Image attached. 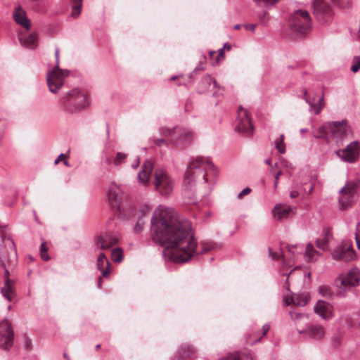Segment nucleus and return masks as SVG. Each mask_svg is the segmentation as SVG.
Listing matches in <instances>:
<instances>
[{
    "label": "nucleus",
    "mask_w": 360,
    "mask_h": 360,
    "mask_svg": "<svg viewBox=\"0 0 360 360\" xmlns=\"http://www.w3.org/2000/svg\"><path fill=\"white\" fill-rule=\"evenodd\" d=\"M250 192L251 189L250 188H245L241 192L239 193L238 198L242 199L245 195H248Z\"/></svg>",
    "instance_id": "nucleus-45"
},
{
    "label": "nucleus",
    "mask_w": 360,
    "mask_h": 360,
    "mask_svg": "<svg viewBox=\"0 0 360 360\" xmlns=\"http://www.w3.org/2000/svg\"><path fill=\"white\" fill-rule=\"evenodd\" d=\"M68 159V156L65 154H60L55 160L54 164L58 165L63 160Z\"/></svg>",
    "instance_id": "nucleus-49"
},
{
    "label": "nucleus",
    "mask_w": 360,
    "mask_h": 360,
    "mask_svg": "<svg viewBox=\"0 0 360 360\" xmlns=\"http://www.w3.org/2000/svg\"><path fill=\"white\" fill-rule=\"evenodd\" d=\"M13 18L15 21L25 27L27 30L30 28V22L26 16V13L20 8H18L17 11L13 13Z\"/></svg>",
    "instance_id": "nucleus-26"
},
{
    "label": "nucleus",
    "mask_w": 360,
    "mask_h": 360,
    "mask_svg": "<svg viewBox=\"0 0 360 360\" xmlns=\"http://www.w3.org/2000/svg\"><path fill=\"white\" fill-rule=\"evenodd\" d=\"M295 249H296V247H292L291 248H288L287 252L282 254L281 257L283 259V266L288 268L293 265L295 257Z\"/></svg>",
    "instance_id": "nucleus-28"
},
{
    "label": "nucleus",
    "mask_w": 360,
    "mask_h": 360,
    "mask_svg": "<svg viewBox=\"0 0 360 360\" xmlns=\"http://www.w3.org/2000/svg\"><path fill=\"white\" fill-rule=\"evenodd\" d=\"M6 226H0V238L3 243H5V246L9 249L8 260L1 258V262L2 266L5 269V285L1 289V292L8 301H12L13 296L14 294V282L8 278V270L6 269V264L8 266H14L17 262V254L14 248V242L11 239L10 235L7 233Z\"/></svg>",
    "instance_id": "nucleus-2"
},
{
    "label": "nucleus",
    "mask_w": 360,
    "mask_h": 360,
    "mask_svg": "<svg viewBox=\"0 0 360 360\" xmlns=\"http://www.w3.org/2000/svg\"><path fill=\"white\" fill-rule=\"evenodd\" d=\"M14 331L11 323L8 319L0 321V348L10 349L13 345Z\"/></svg>",
    "instance_id": "nucleus-12"
},
{
    "label": "nucleus",
    "mask_w": 360,
    "mask_h": 360,
    "mask_svg": "<svg viewBox=\"0 0 360 360\" xmlns=\"http://www.w3.org/2000/svg\"><path fill=\"white\" fill-rule=\"evenodd\" d=\"M56 65L53 70L47 74V84L49 90H57L63 86L65 78L69 75V71L59 68V49L55 50Z\"/></svg>",
    "instance_id": "nucleus-9"
},
{
    "label": "nucleus",
    "mask_w": 360,
    "mask_h": 360,
    "mask_svg": "<svg viewBox=\"0 0 360 360\" xmlns=\"http://www.w3.org/2000/svg\"><path fill=\"white\" fill-rule=\"evenodd\" d=\"M319 292L325 297H330L332 293L330 292V289L327 286H321L319 288Z\"/></svg>",
    "instance_id": "nucleus-40"
},
{
    "label": "nucleus",
    "mask_w": 360,
    "mask_h": 360,
    "mask_svg": "<svg viewBox=\"0 0 360 360\" xmlns=\"http://www.w3.org/2000/svg\"><path fill=\"white\" fill-rule=\"evenodd\" d=\"M19 40L22 45L33 49L37 46V35L35 33H32L27 36L20 37Z\"/></svg>",
    "instance_id": "nucleus-29"
},
{
    "label": "nucleus",
    "mask_w": 360,
    "mask_h": 360,
    "mask_svg": "<svg viewBox=\"0 0 360 360\" xmlns=\"http://www.w3.org/2000/svg\"><path fill=\"white\" fill-rule=\"evenodd\" d=\"M63 162L64 163V165L67 167H70V165L68 163V159H65V160H63Z\"/></svg>",
    "instance_id": "nucleus-64"
},
{
    "label": "nucleus",
    "mask_w": 360,
    "mask_h": 360,
    "mask_svg": "<svg viewBox=\"0 0 360 360\" xmlns=\"http://www.w3.org/2000/svg\"><path fill=\"white\" fill-rule=\"evenodd\" d=\"M150 211V207L148 205H142L139 210V212L141 213V217L143 218L149 214Z\"/></svg>",
    "instance_id": "nucleus-41"
},
{
    "label": "nucleus",
    "mask_w": 360,
    "mask_h": 360,
    "mask_svg": "<svg viewBox=\"0 0 360 360\" xmlns=\"http://www.w3.org/2000/svg\"><path fill=\"white\" fill-rule=\"evenodd\" d=\"M355 252L351 245L338 247L333 253V258L336 260L348 262L354 259Z\"/></svg>",
    "instance_id": "nucleus-19"
},
{
    "label": "nucleus",
    "mask_w": 360,
    "mask_h": 360,
    "mask_svg": "<svg viewBox=\"0 0 360 360\" xmlns=\"http://www.w3.org/2000/svg\"><path fill=\"white\" fill-rule=\"evenodd\" d=\"M61 102L64 108L70 112L84 109L89 104L87 91L65 92Z\"/></svg>",
    "instance_id": "nucleus-6"
},
{
    "label": "nucleus",
    "mask_w": 360,
    "mask_h": 360,
    "mask_svg": "<svg viewBox=\"0 0 360 360\" xmlns=\"http://www.w3.org/2000/svg\"><path fill=\"white\" fill-rule=\"evenodd\" d=\"M127 155L121 152H118L116 153L115 158L113 160V164L115 166H120L122 163L125 162L127 159Z\"/></svg>",
    "instance_id": "nucleus-35"
},
{
    "label": "nucleus",
    "mask_w": 360,
    "mask_h": 360,
    "mask_svg": "<svg viewBox=\"0 0 360 360\" xmlns=\"http://www.w3.org/2000/svg\"><path fill=\"white\" fill-rule=\"evenodd\" d=\"M153 184L155 190L163 195L169 194L174 187V180L162 168L155 170Z\"/></svg>",
    "instance_id": "nucleus-10"
},
{
    "label": "nucleus",
    "mask_w": 360,
    "mask_h": 360,
    "mask_svg": "<svg viewBox=\"0 0 360 360\" xmlns=\"http://www.w3.org/2000/svg\"><path fill=\"white\" fill-rule=\"evenodd\" d=\"M218 54H219V56H224V49H220L219 50V53Z\"/></svg>",
    "instance_id": "nucleus-62"
},
{
    "label": "nucleus",
    "mask_w": 360,
    "mask_h": 360,
    "mask_svg": "<svg viewBox=\"0 0 360 360\" xmlns=\"http://www.w3.org/2000/svg\"><path fill=\"white\" fill-rule=\"evenodd\" d=\"M152 171L153 162L150 160H146L144 162L138 174L139 181L143 185H147L150 181Z\"/></svg>",
    "instance_id": "nucleus-22"
},
{
    "label": "nucleus",
    "mask_w": 360,
    "mask_h": 360,
    "mask_svg": "<svg viewBox=\"0 0 360 360\" xmlns=\"http://www.w3.org/2000/svg\"><path fill=\"white\" fill-rule=\"evenodd\" d=\"M332 343L333 347H338L340 344V338L339 337L334 338L332 340Z\"/></svg>",
    "instance_id": "nucleus-50"
},
{
    "label": "nucleus",
    "mask_w": 360,
    "mask_h": 360,
    "mask_svg": "<svg viewBox=\"0 0 360 360\" xmlns=\"http://www.w3.org/2000/svg\"><path fill=\"white\" fill-rule=\"evenodd\" d=\"M331 234L329 231L326 232L325 235L316 240V247L319 248L320 250H322L323 251L328 250V243L329 241V238L330 237Z\"/></svg>",
    "instance_id": "nucleus-30"
},
{
    "label": "nucleus",
    "mask_w": 360,
    "mask_h": 360,
    "mask_svg": "<svg viewBox=\"0 0 360 360\" xmlns=\"http://www.w3.org/2000/svg\"><path fill=\"white\" fill-rule=\"evenodd\" d=\"M195 349L190 345H184L179 351V357L176 360H186L195 356Z\"/></svg>",
    "instance_id": "nucleus-27"
},
{
    "label": "nucleus",
    "mask_w": 360,
    "mask_h": 360,
    "mask_svg": "<svg viewBox=\"0 0 360 360\" xmlns=\"http://www.w3.org/2000/svg\"><path fill=\"white\" fill-rule=\"evenodd\" d=\"M304 98L316 114L324 107L323 91H304Z\"/></svg>",
    "instance_id": "nucleus-17"
},
{
    "label": "nucleus",
    "mask_w": 360,
    "mask_h": 360,
    "mask_svg": "<svg viewBox=\"0 0 360 360\" xmlns=\"http://www.w3.org/2000/svg\"><path fill=\"white\" fill-rule=\"evenodd\" d=\"M162 139L155 140L156 146H160L164 143L167 145H174L176 146H184L186 143H189L193 140V134L185 129L181 127H175L173 129H163L162 131Z\"/></svg>",
    "instance_id": "nucleus-5"
},
{
    "label": "nucleus",
    "mask_w": 360,
    "mask_h": 360,
    "mask_svg": "<svg viewBox=\"0 0 360 360\" xmlns=\"http://www.w3.org/2000/svg\"><path fill=\"white\" fill-rule=\"evenodd\" d=\"M269 255L274 260H278L280 257L277 253L272 252L271 249L269 250Z\"/></svg>",
    "instance_id": "nucleus-52"
},
{
    "label": "nucleus",
    "mask_w": 360,
    "mask_h": 360,
    "mask_svg": "<svg viewBox=\"0 0 360 360\" xmlns=\"http://www.w3.org/2000/svg\"><path fill=\"white\" fill-rule=\"evenodd\" d=\"M269 330V326L268 325H264L263 326L262 329V337L264 336L267 333Z\"/></svg>",
    "instance_id": "nucleus-55"
},
{
    "label": "nucleus",
    "mask_w": 360,
    "mask_h": 360,
    "mask_svg": "<svg viewBox=\"0 0 360 360\" xmlns=\"http://www.w3.org/2000/svg\"><path fill=\"white\" fill-rule=\"evenodd\" d=\"M72 1L73 3V6H72L71 15L75 18L78 17L81 13L82 6V0H72Z\"/></svg>",
    "instance_id": "nucleus-31"
},
{
    "label": "nucleus",
    "mask_w": 360,
    "mask_h": 360,
    "mask_svg": "<svg viewBox=\"0 0 360 360\" xmlns=\"http://www.w3.org/2000/svg\"><path fill=\"white\" fill-rule=\"evenodd\" d=\"M352 65L351 66V70L353 72H356L360 69V57L354 56L352 59Z\"/></svg>",
    "instance_id": "nucleus-37"
},
{
    "label": "nucleus",
    "mask_w": 360,
    "mask_h": 360,
    "mask_svg": "<svg viewBox=\"0 0 360 360\" xmlns=\"http://www.w3.org/2000/svg\"><path fill=\"white\" fill-rule=\"evenodd\" d=\"M151 231L153 241L165 247L163 254L171 261L185 262L197 253L191 224L179 221L172 208L160 206L155 210Z\"/></svg>",
    "instance_id": "nucleus-1"
},
{
    "label": "nucleus",
    "mask_w": 360,
    "mask_h": 360,
    "mask_svg": "<svg viewBox=\"0 0 360 360\" xmlns=\"http://www.w3.org/2000/svg\"><path fill=\"white\" fill-rule=\"evenodd\" d=\"M360 153V143L351 142L345 148L336 151V155L342 160L349 162H355Z\"/></svg>",
    "instance_id": "nucleus-15"
},
{
    "label": "nucleus",
    "mask_w": 360,
    "mask_h": 360,
    "mask_svg": "<svg viewBox=\"0 0 360 360\" xmlns=\"http://www.w3.org/2000/svg\"><path fill=\"white\" fill-rule=\"evenodd\" d=\"M145 222H146V221L143 217H139L136 224L134 227L135 232H136V233L141 232L143 230V227L145 224Z\"/></svg>",
    "instance_id": "nucleus-38"
},
{
    "label": "nucleus",
    "mask_w": 360,
    "mask_h": 360,
    "mask_svg": "<svg viewBox=\"0 0 360 360\" xmlns=\"http://www.w3.org/2000/svg\"><path fill=\"white\" fill-rule=\"evenodd\" d=\"M282 174V171L281 170H279L276 174H275V182H274V186L275 188L277 186V184H278V179H279V176Z\"/></svg>",
    "instance_id": "nucleus-51"
},
{
    "label": "nucleus",
    "mask_w": 360,
    "mask_h": 360,
    "mask_svg": "<svg viewBox=\"0 0 360 360\" xmlns=\"http://www.w3.org/2000/svg\"><path fill=\"white\" fill-rule=\"evenodd\" d=\"M292 212V207L285 204L276 205L273 210L274 217L277 220L287 219Z\"/></svg>",
    "instance_id": "nucleus-24"
},
{
    "label": "nucleus",
    "mask_w": 360,
    "mask_h": 360,
    "mask_svg": "<svg viewBox=\"0 0 360 360\" xmlns=\"http://www.w3.org/2000/svg\"><path fill=\"white\" fill-rule=\"evenodd\" d=\"M119 238L117 233L106 231L96 237L95 245L98 250H106L117 245Z\"/></svg>",
    "instance_id": "nucleus-14"
},
{
    "label": "nucleus",
    "mask_w": 360,
    "mask_h": 360,
    "mask_svg": "<svg viewBox=\"0 0 360 360\" xmlns=\"http://www.w3.org/2000/svg\"><path fill=\"white\" fill-rule=\"evenodd\" d=\"M284 135L281 134L274 141L275 147L280 153H284L285 152V144L284 143Z\"/></svg>",
    "instance_id": "nucleus-32"
},
{
    "label": "nucleus",
    "mask_w": 360,
    "mask_h": 360,
    "mask_svg": "<svg viewBox=\"0 0 360 360\" xmlns=\"http://www.w3.org/2000/svg\"><path fill=\"white\" fill-rule=\"evenodd\" d=\"M5 122L2 120H0V136L3 134L4 129H5Z\"/></svg>",
    "instance_id": "nucleus-53"
},
{
    "label": "nucleus",
    "mask_w": 360,
    "mask_h": 360,
    "mask_svg": "<svg viewBox=\"0 0 360 360\" xmlns=\"http://www.w3.org/2000/svg\"><path fill=\"white\" fill-rule=\"evenodd\" d=\"M300 334L306 333L307 335L314 340H321L326 334V328L320 324H311L304 331H299Z\"/></svg>",
    "instance_id": "nucleus-21"
},
{
    "label": "nucleus",
    "mask_w": 360,
    "mask_h": 360,
    "mask_svg": "<svg viewBox=\"0 0 360 360\" xmlns=\"http://www.w3.org/2000/svg\"><path fill=\"white\" fill-rule=\"evenodd\" d=\"M240 358V360H254V358L251 354L243 355L242 357Z\"/></svg>",
    "instance_id": "nucleus-54"
},
{
    "label": "nucleus",
    "mask_w": 360,
    "mask_h": 360,
    "mask_svg": "<svg viewBox=\"0 0 360 360\" xmlns=\"http://www.w3.org/2000/svg\"><path fill=\"white\" fill-rule=\"evenodd\" d=\"M314 14L318 20L325 22L330 16V6L324 0H314Z\"/></svg>",
    "instance_id": "nucleus-18"
},
{
    "label": "nucleus",
    "mask_w": 360,
    "mask_h": 360,
    "mask_svg": "<svg viewBox=\"0 0 360 360\" xmlns=\"http://www.w3.org/2000/svg\"><path fill=\"white\" fill-rule=\"evenodd\" d=\"M221 360H240V358L238 354H229Z\"/></svg>",
    "instance_id": "nucleus-44"
},
{
    "label": "nucleus",
    "mask_w": 360,
    "mask_h": 360,
    "mask_svg": "<svg viewBox=\"0 0 360 360\" xmlns=\"http://www.w3.org/2000/svg\"><path fill=\"white\" fill-rule=\"evenodd\" d=\"M97 269L101 272L103 277H107L110 273V263L104 253H100L96 262Z\"/></svg>",
    "instance_id": "nucleus-25"
},
{
    "label": "nucleus",
    "mask_w": 360,
    "mask_h": 360,
    "mask_svg": "<svg viewBox=\"0 0 360 360\" xmlns=\"http://www.w3.org/2000/svg\"><path fill=\"white\" fill-rule=\"evenodd\" d=\"M123 193L118 187L111 188L109 191L108 198L111 207L124 217L131 216L132 207L127 200L123 199Z\"/></svg>",
    "instance_id": "nucleus-8"
},
{
    "label": "nucleus",
    "mask_w": 360,
    "mask_h": 360,
    "mask_svg": "<svg viewBox=\"0 0 360 360\" xmlns=\"http://www.w3.org/2000/svg\"><path fill=\"white\" fill-rule=\"evenodd\" d=\"M360 280V271L357 269H353L347 274H341L335 281L336 286L340 290H345L350 287L358 285Z\"/></svg>",
    "instance_id": "nucleus-13"
},
{
    "label": "nucleus",
    "mask_w": 360,
    "mask_h": 360,
    "mask_svg": "<svg viewBox=\"0 0 360 360\" xmlns=\"http://www.w3.org/2000/svg\"><path fill=\"white\" fill-rule=\"evenodd\" d=\"M139 160L137 159V160H135L134 164L132 165V167L134 168H136L139 166Z\"/></svg>",
    "instance_id": "nucleus-60"
},
{
    "label": "nucleus",
    "mask_w": 360,
    "mask_h": 360,
    "mask_svg": "<svg viewBox=\"0 0 360 360\" xmlns=\"http://www.w3.org/2000/svg\"><path fill=\"white\" fill-rule=\"evenodd\" d=\"M281 166L285 169L286 172H290V171L292 169V167L290 163L285 160H282L281 162Z\"/></svg>",
    "instance_id": "nucleus-43"
},
{
    "label": "nucleus",
    "mask_w": 360,
    "mask_h": 360,
    "mask_svg": "<svg viewBox=\"0 0 360 360\" xmlns=\"http://www.w3.org/2000/svg\"><path fill=\"white\" fill-rule=\"evenodd\" d=\"M356 187L357 184L356 183L349 181L341 189V196L339 202L342 210L347 209L353 204Z\"/></svg>",
    "instance_id": "nucleus-16"
},
{
    "label": "nucleus",
    "mask_w": 360,
    "mask_h": 360,
    "mask_svg": "<svg viewBox=\"0 0 360 360\" xmlns=\"http://www.w3.org/2000/svg\"><path fill=\"white\" fill-rule=\"evenodd\" d=\"M223 49H226L227 50H230L231 49V45L229 44L228 43H226L224 44V46H223Z\"/></svg>",
    "instance_id": "nucleus-61"
},
{
    "label": "nucleus",
    "mask_w": 360,
    "mask_h": 360,
    "mask_svg": "<svg viewBox=\"0 0 360 360\" xmlns=\"http://www.w3.org/2000/svg\"><path fill=\"white\" fill-rule=\"evenodd\" d=\"M317 138L331 139L337 143L352 136V130L347 120L330 122L320 127L315 135Z\"/></svg>",
    "instance_id": "nucleus-3"
},
{
    "label": "nucleus",
    "mask_w": 360,
    "mask_h": 360,
    "mask_svg": "<svg viewBox=\"0 0 360 360\" xmlns=\"http://www.w3.org/2000/svg\"><path fill=\"white\" fill-rule=\"evenodd\" d=\"M236 129L245 136H250L253 134L254 127L252 123L249 112L245 108L240 106L238 110V118Z\"/></svg>",
    "instance_id": "nucleus-11"
},
{
    "label": "nucleus",
    "mask_w": 360,
    "mask_h": 360,
    "mask_svg": "<svg viewBox=\"0 0 360 360\" xmlns=\"http://www.w3.org/2000/svg\"><path fill=\"white\" fill-rule=\"evenodd\" d=\"M205 80L207 82H212L213 83V88L214 89H218L219 88L220 86L218 85L217 82H216V80L211 77L210 76H207L206 78H205Z\"/></svg>",
    "instance_id": "nucleus-46"
},
{
    "label": "nucleus",
    "mask_w": 360,
    "mask_h": 360,
    "mask_svg": "<svg viewBox=\"0 0 360 360\" xmlns=\"http://www.w3.org/2000/svg\"><path fill=\"white\" fill-rule=\"evenodd\" d=\"M304 187L302 188V191H303V195H309L312 191H313V189H314V185L313 184H310V185L308 186V188L306 187L307 184H304Z\"/></svg>",
    "instance_id": "nucleus-42"
},
{
    "label": "nucleus",
    "mask_w": 360,
    "mask_h": 360,
    "mask_svg": "<svg viewBox=\"0 0 360 360\" xmlns=\"http://www.w3.org/2000/svg\"><path fill=\"white\" fill-rule=\"evenodd\" d=\"M63 358L65 359V360H70V356L68 355L67 353H64L63 354Z\"/></svg>",
    "instance_id": "nucleus-63"
},
{
    "label": "nucleus",
    "mask_w": 360,
    "mask_h": 360,
    "mask_svg": "<svg viewBox=\"0 0 360 360\" xmlns=\"http://www.w3.org/2000/svg\"><path fill=\"white\" fill-rule=\"evenodd\" d=\"M305 255L309 258V259L310 261L313 260L317 256L320 255L319 252L318 251H316V250H314V248L311 244H308L307 245Z\"/></svg>",
    "instance_id": "nucleus-33"
},
{
    "label": "nucleus",
    "mask_w": 360,
    "mask_h": 360,
    "mask_svg": "<svg viewBox=\"0 0 360 360\" xmlns=\"http://www.w3.org/2000/svg\"><path fill=\"white\" fill-rule=\"evenodd\" d=\"M245 30L252 32H255L256 28V24H245L243 25Z\"/></svg>",
    "instance_id": "nucleus-48"
},
{
    "label": "nucleus",
    "mask_w": 360,
    "mask_h": 360,
    "mask_svg": "<svg viewBox=\"0 0 360 360\" xmlns=\"http://www.w3.org/2000/svg\"><path fill=\"white\" fill-rule=\"evenodd\" d=\"M261 338H262V337L257 338V335H255V340H248V341L249 342V343H250V345H252V344H254L255 342H256L259 341Z\"/></svg>",
    "instance_id": "nucleus-57"
},
{
    "label": "nucleus",
    "mask_w": 360,
    "mask_h": 360,
    "mask_svg": "<svg viewBox=\"0 0 360 360\" xmlns=\"http://www.w3.org/2000/svg\"><path fill=\"white\" fill-rule=\"evenodd\" d=\"M123 252L121 248H116L112 250L111 258L115 262H120L122 260Z\"/></svg>",
    "instance_id": "nucleus-34"
},
{
    "label": "nucleus",
    "mask_w": 360,
    "mask_h": 360,
    "mask_svg": "<svg viewBox=\"0 0 360 360\" xmlns=\"http://www.w3.org/2000/svg\"><path fill=\"white\" fill-rule=\"evenodd\" d=\"M47 252H48V247L46 245V243L43 242L41 245L40 255H41V259L44 261H48L50 259V257L48 255Z\"/></svg>",
    "instance_id": "nucleus-36"
},
{
    "label": "nucleus",
    "mask_w": 360,
    "mask_h": 360,
    "mask_svg": "<svg viewBox=\"0 0 360 360\" xmlns=\"http://www.w3.org/2000/svg\"><path fill=\"white\" fill-rule=\"evenodd\" d=\"M25 347L27 350H31L32 348V344L31 340L26 337L25 340Z\"/></svg>",
    "instance_id": "nucleus-47"
},
{
    "label": "nucleus",
    "mask_w": 360,
    "mask_h": 360,
    "mask_svg": "<svg viewBox=\"0 0 360 360\" xmlns=\"http://www.w3.org/2000/svg\"><path fill=\"white\" fill-rule=\"evenodd\" d=\"M224 58V56H219V54H218L216 58V63H219Z\"/></svg>",
    "instance_id": "nucleus-58"
},
{
    "label": "nucleus",
    "mask_w": 360,
    "mask_h": 360,
    "mask_svg": "<svg viewBox=\"0 0 360 360\" xmlns=\"http://www.w3.org/2000/svg\"><path fill=\"white\" fill-rule=\"evenodd\" d=\"M299 195V192L297 191H292L290 192V197L292 198H295Z\"/></svg>",
    "instance_id": "nucleus-56"
},
{
    "label": "nucleus",
    "mask_w": 360,
    "mask_h": 360,
    "mask_svg": "<svg viewBox=\"0 0 360 360\" xmlns=\"http://www.w3.org/2000/svg\"><path fill=\"white\" fill-rule=\"evenodd\" d=\"M309 299L308 293H300L294 294L290 297L285 296L284 300L288 305L292 304L297 307H304L308 303Z\"/></svg>",
    "instance_id": "nucleus-23"
},
{
    "label": "nucleus",
    "mask_w": 360,
    "mask_h": 360,
    "mask_svg": "<svg viewBox=\"0 0 360 360\" xmlns=\"http://www.w3.org/2000/svg\"><path fill=\"white\" fill-rule=\"evenodd\" d=\"M267 14L264 12L262 15L259 16V18L262 21L264 20L266 18Z\"/></svg>",
    "instance_id": "nucleus-59"
},
{
    "label": "nucleus",
    "mask_w": 360,
    "mask_h": 360,
    "mask_svg": "<svg viewBox=\"0 0 360 360\" xmlns=\"http://www.w3.org/2000/svg\"><path fill=\"white\" fill-rule=\"evenodd\" d=\"M213 165L208 158L198 157L188 165L185 173L184 183L191 185L196 181L207 182V175L213 169Z\"/></svg>",
    "instance_id": "nucleus-4"
},
{
    "label": "nucleus",
    "mask_w": 360,
    "mask_h": 360,
    "mask_svg": "<svg viewBox=\"0 0 360 360\" xmlns=\"http://www.w3.org/2000/svg\"><path fill=\"white\" fill-rule=\"evenodd\" d=\"M289 27L292 32L302 37L311 29V22L309 14L306 11L297 10L290 16Z\"/></svg>",
    "instance_id": "nucleus-7"
},
{
    "label": "nucleus",
    "mask_w": 360,
    "mask_h": 360,
    "mask_svg": "<svg viewBox=\"0 0 360 360\" xmlns=\"http://www.w3.org/2000/svg\"><path fill=\"white\" fill-rule=\"evenodd\" d=\"M314 312L323 319H330L333 316V307L325 301L319 300L314 307Z\"/></svg>",
    "instance_id": "nucleus-20"
},
{
    "label": "nucleus",
    "mask_w": 360,
    "mask_h": 360,
    "mask_svg": "<svg viewBox=\"0 0 360 360\" xmlns=\"http://www.w3.org/2000/svg\"><path fill=\"white\" fill-rule=\"evenodd\" d=\"M355 240L357 248L360 250V223H358L356 227Z\"/></svg>",
    "instance_id": "nucleus-39"
}]
</instances>
